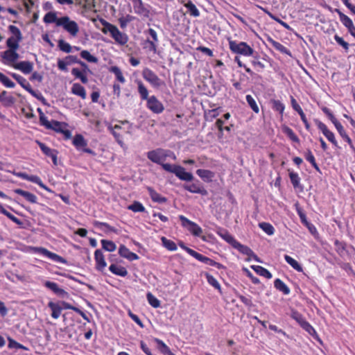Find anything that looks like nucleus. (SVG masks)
Here are the masks:
<instances>
[{
    "label": "nucleus",
    "mask_w": 355,
    "mask_h": 355,
    "mask_svg": "<svg viewBox=\"0 0 355 355\" xmlns=\"http://www.w3.org/2000/svg\"><path fill=\"white\" fill-rule=\"evenodd\" d=\"M8 31L10 35L6 40L7 50L1 53L2 62L7 65H14L19 58L17 51L19 48V42L21 38L20 30L13 26H8Z\"/></svg>",
    "instance_id": "1"
},
{
    "label": "nucleus",
    "mask_w": 355,
    "mask_h": 355,
    "mask_svg": "<svg viewBox=\"0 0 355 355\" xmlns=\"http://www.w3.org/2000/svg\"><path fill=\"white\" fill-rule=\"evenodd\" d=\"M100 21L104 26L102 32L105 34L109 33L116 43L121 45L125 44L128 41V35L119 31L114 25L107 22L103 19H101Z\"/></svg>",
    "instance_id": "2"
},
{
    "label": "nucleus",
    "mask_w": 355,
    "mask_h": 355,
    "mask_svg": "<svg viewBox=\"0 0 355 355\" xmlns=\"http://www.w3.org/2000/svg\"><path fill=\"white\" fill-rule=\"evenodd\" d=\"M109 130L112 132L118 144L123 147L124 144L122 136L126 134H132V125L128 121H121L114 126H110Z\"/></svg>",
    "instance_id": "3"
},
{
    "label": "nucleus",
    "mask_w": 355,
    "mask_h": 355,
    "mask_svg": "<svg viewBox=\"0 0 355 355\" xmlns=\"http://www.w3.org/2000/svg\"><path fill=\"white\" fill-rule=\"evenodd\" d=\"M147 157L153 162L159 164H162L167 157H171L173 160L176 159V156L173 152L162 148H157L148 152Z\"/></svg>",
    "instance_id": "4"
},
{
    "label": "nucleus",
    "mask_w": 355,
    "mask_h": 355,
    "mask_svg": "<svg viewBox=\"0 0 355 355\" xmlns=\"http://www.w3.org/2000/svg\"><path fill=\"white\" fill-rule=\"evenodd\" d=\"M230 49L234 53L240 54L244 56H251L254 53L253 49L246 42H237L231 39L228 40Z\"/></svg>",
    "instance_id": "5"
},
{
    "label": "nucleus",
    "mask_w": 355,
    "mask_h": 355,
    "mask_svg": "<svg viewBox=\"0 0 355 355\" xmlns=\"http://www.w3.org/2000/svg\"><path fill=\"white\" fill-rule=\"evenodd\" d=\"M58 26L62 27L73 37H76L79 31L78 24L67 16L60 17L58 21Z\"/></svg>",
    "instance_id": "6"
},
{
    "label": "nucleus",
    "mask_w": 355,
    "mask_h": 355,
    "mask_svg": "<svg viewBox=\"0 0 355 355\" xmlns=\"http://www.w3.org/2000/svg\"><path fill=\"white\" fill-rule=\"evenodd\" d=\"M179 218L181 220L182 226L193 236H200L202 234V228L197 223L182 215L179 216Z\"/></svg>",
    "instance_id": "7"
},
{
    "label": "nucleus",
    "mask_w": 355,
    "mask_h": 355,
    "mask_svg": "<svg viewBox=\"0 0 355 355\" xmlns=\"http://www.w3.org/2000/svg\"><path fill=\"white\" fill-rule=\"evenodd\" d=\"M142 76L154 87H159L164 84L153 71L148 68L143 70Z\"/></svg>",
    "instance_id": "8"
},
{
    "label": "nucleus",
    "mask_w": 355,
    "mask_h": 355,
    "mask_svg": "<svg viewBox=\"0 0 355 355\" xmlns=\"http://www.w3.org/2000/svg\"><path fill=\"white\" fill-rule=\"evenodd\" d=\"M335 11L338 13L340 21L347 28L349 34L355 38V26L352 20L340 10L336 9Z\"/></svg>",
    "instance_id": "9"
},
{
    "label": "nucleus",
    "mask_w": 355,
    "mask_h": 355,
    "mask_svg": "<svg viewBox=\"0 0 355 355\" xmlns=\"http://www.w3.org/2000/svg\"><path fill=\"white\" fill-rule=\"evenodd\" d=\"M318 128L322 132L324 137L334 146H337L338 142L333 132L328 129L327 126L319 120L315 121Z\"/></svg>",
    "instance_id": "10"
},
{
    "label": "nucleus",
    "mask_w": 355,
    "mask_h": 355,
    "mask_svg": "<svg viewBox=\"0 0 355 355\" xmlns=\"http://www.w3.org/2000/svg\"><path fill=\"white\" fill-rule=\"evenodd\" d=\"M233 248L238 250L241 253L248 256V261H251L252 259H254L259 263L261 262L260 259L258 258V257L252 252V250L250 248H248L246 245H242L239 241H237L235 243Z\"/></svg>",
    "instance_id": "11"
},
{
    "label": "nucleus",
    "mask_w": 355,
    "mask_h": 355,
    "mask_svg": "<svg viewBox=\"0 0 355 355\" xmlns=\"http://www.w3.org/2000/svg\"><path fill=\"white\" fill-rule=\"evenodd\" d=\"M147 107L153 112L159 114L164 111L163 104L155 96H151L147 100Z\"/></svg>",
    "instance_id": "12"
},
{
    "label": "nucleus",
    "mask_w": 355,
    "mask_h": 355,
    "mask_svg": "<svg viewBox=\"0 0 355 355\" xmlns=\"http://www.w3.org/2000/svg\"><path fill=\"white\" fill-rule=\"evenodd\" d=\"M94 260L96 262V269L103 272L107 267V263L103 252L98 249L94 252Z\"/></svg>",
    "instance_id": "13"
},
{
    "label": "nucleus",
    "mask_w": 355,
    "mask_h": 355,
    "mask_svg": "<svg viewBox=\"0 0 355 355\" xmlns=\"http://www.w3.org/2000/svg\"><path fill=\"white\" fill-rule=\"evenodd\" d=\"M119 254L128 261H135L139 259V256L131 252L125 245H120L119 248Z\"/></svg>",
    "instance_id": "14"
},
{
    "label": "nucleus",
    "mask_w": 355,
    "mask_h": 355,
    "mask_svg": "<svg viewBox=\"0 0 355 355\" xmlns=\"http://www.w3.org/2000/svg\"><path fill=\"white\" fill-rule=\"evenodd\" d=\"M93 224L96 228L102 231L104 234L107 235H110L112 233L118 234V230L110 226L109 224L106 223L94 221Z\"/></svg>",
    "instance_id": "15"
},
{
    "label": "nucleus",
    "mask_w": 355,
    "mask_h": 355,
    "mask_svg": "<svg viewBox=\"0 0 355 355\" xmlns=\"http://www.w3.org/2000/svg\"><path fill=\"white\" fill-rule=\"evenodd\" d=\"M331 123L334 125L336 129L337 130L338 132L340 135V137L347 141L349 145L352 144V139L347 134L346 131L345 130L342 124L337 120V119H334Z\"/></svg>",
    "instance_id": "16"
},
{
    "label": "nucleus",
    "mask_w": 355,
    "mask_h": 355,
    "mask_svg": "<svg viewBox=\"0 0 355 355\" xmlns=\"http://www.w3.org/2000/svg\"><path fill=\"white\" fill-rule=\"evenodd\" d=\"M175 175L181 180L190 182L193 180V175L191 173L186 171V170L180 166H178L176 171H175Z\"/></svg>",
    "instance_id": "17"
},
{
    "label": "nucleus",
    "mask_w": 355,
    "mask_h": 355,
    "mask_svg": "<svg viewBox=\"0 0 355 355\" xmlns=\"http://www.w3.org/2000/svg\"><path fill=\"white\" fill-rule=\"evenodd\" d=\"M44 285L46 288L51 290L53 292H54L56 295L60 296V297H64L67 295V293L62 288H60L58 285L53 282L46 281L44 283Z\"/></svg>",
    "instance_id": "18"
},
{
    "label": "nucleus",
    "mask_w": 355,
    "mask_h": 355,
    "mask_svg": "<svg viewBox=\"0 0 355 355\" xmlns=\"http://www.w3.org/2000/svg\"><path fill=\"white\" fill-rule=\"evenodd\" d=\"M193 257L202 263H207V264L212 266H216L218 269H220L223 268V266L220 263H217V262L214 261V260H212L207 257H205L197 252L194 254Z\"/></svg>",
    "instance_id": "19"
},
{
    "label": "nucleus",
    "mask_w": 355,
    "mask_h": 355,
    "mask_svg": "<svg viewBox=\"0 0 355 355\" xmlns=\"http://www.w3.org/2000/svg\"><path fill=\"white\" fill-rule=\"evenodd\" d=\"M42 151L46 155L52 158L54 164H57V153L55 150L51 149L41 142H37Z\"/></svg>",
    "instance_id": "20"
},
{
    "label": "nucleus",
    "mask_w": 355,
    "mask_h": 355,
    "mask_svg": "<svg viewBox=\"0 0 355 355\" xmlns=\"http://www.w3.org/2000/svg\"><path fill=\"white\" fill-rule=\"evenodd\" d=\"M196 173L204 182H211L215 176L214 172L205 169H198L196 171Z\"/></svg>",
    "instance_id": "21"
},
{
    "label": "nucleus",
    "mask_w": 355,
    "mask_h": 355,
    "mask_svg": "<svg viewBox=\"0 0 355 355\" xmlns=\"http://www.w3.org/2000/svg\"><path fill=\"white\" fill-rule=\"evenodd\" d=\"M48 306L51 311V317L54 319L59 318L62 313V306L60 303L51 301L48 303Z\"/></svg>",
    "instance_id": "22"
},
{
    "label": "nucleus",
    "mask_w": 355,
    "mask_h": 355,
    "mask_svg": "<svg viewBox=\"0 0 355 355\" xmlns=\"http://www.w3.org/2000/svg\"><path fill=\"white\" fill-rule=\"evenodd\" d=\"M73 62H75V58L73 56H67L64 59L58 60V67L60 70L67 71V67Z\"/></svg>",
    "instance_id": "23"
},
{
    "label": "nucleus",
    "mask_w": 355,
    "mask_h": 355,
    "mask_svg": "<svg viewBox=\"0 0 355 355\" xmlns=\"http://www.w3.org/2000/svg\"><path fill=\"white\" fill-rule=\"evenodd\" d=\"M109 270L112 273L120 277H125L128 275V270L125 267L116 264H111Z\"/></svg>",
    "instance_id": "24"
},
{
    "label": "nucleus",
    "mask_w": 355,
    "mask_h": 355,
    "mask_svg": "<svg viewBox=\"0 0 355 355\" xmlns=\"http://www.w3.org/2000/svg\"><path fill=\"white\" fill-rule=\"evenodd\" d=\"M71 93L81 97L83 99H85L87 97V93L85 88L79 83H74L72 85Z\"/></svg>",
    "instance_id": "25"
},
{
    "label": "nucleus",
    "mask_w": 355,
    "mask_h": 355,
    "mask_svg": "<svg viewBox=\"0 0 355 355\" xmlns=\"http://www.w3.org/2000/svg\"><path fill=\"white\" fill-rule=\"evenodd\" d=\"M284 259L288 264H289L293 269H295L297 272L303 271V268L301 264L291 256L287 254L284 255Z\"/></svg>",
    "instance_id": "26"
},
{
    "label": "nucleus",
    "mask_w": 355,
    "mask_h": 355,
    "mask_svg": "<svg viewBox=\"0 0 355 355\" xmlns=\"http://www.w3.org/2000/svg\"><path fill=\"white\" fill-rule=\"evenodd\" d=\"M218 235L220 236L223 240L230 244L232 247L235 245L237 241L227 231L220 230L217 232Z\"/></svg>",
    "instance_id": "27"
},
{
    "label": "nucleus",
    "mask_w": 355,
    "mask_h": 355,
    "mask_svg": "<svg viewBox=\"0 0 355 355\" xmlns=\"http://www.w3.org/2000/svg\"><path fill=\"white\" fill-rule=\"evenodd\" d=\"M252 269L255 271L258 275L263 276L267 279L272 278V274L266 268L261 266H251Z\"/></svg>",
    "instance_id": "28"
},
{
    "label": "nucleus",
    "mask_w": 355,
    "mask_h": 355,
    "mask_svg": "<svg viewBox=\"0 0 355 355\" xmlns=\"http://www.w3.org/2000/svg\"><path fill=\"white\" fill-rule=\"evenodd\" d=\"M101 243L102 245L103 249L105 251L112 252H114L116 249V244L112 241L102 239L101 241Z\"/></svg>",
    "instance_id": "29"
},
{
    "label": "nucleus",
    "mask_w": 355,
    "mask_h": 355,
    "mask_svg": "<svg viewBox=\"0 0 355 355\" xmlns=\"http://www.w3.org/2000/svg\"><path fill=\"white\" fill-rule=\"evenodd\" d=\"M73 144L78 149H81L87 146V141L81 135H76L73 137Z\"/></svg>",
    "instance_id": "30"
},
{
    "label": "nucleus",
    "mask_w": 355,
    "mask_h": 355,
    "mask_svg": "<svg viewBox=\"0 0 355 355\" xmlns=\"http://www.w3.org/2000/svg\"><path fill=\"white\" fill-rule=\"evenodd\" d=\"M184 6L187 8L191 16L195 17L200 16V11L191 1H189L187 3H184Z\"/></svg>",
    "instance_id": "31"
},
{
    "label": "nucleus",
    "mask_w": 355,
    "mask_h": 355,
    "mask_svg": "<svg viewBox=\"0 0 355 355\" xmlns=\"http://www.w3.org/2000/svg\"><path fill=\"white\" fill-rule=\"evenodd\" d=\"M259 227L268 235L272 236L275 234V228L269 223H260Z\"/></svg>",
    "instance_id": "32"
},
{
    "label": "nucleus",
    "mask_w": 355,
    "mask_h": 355,
    "mask_svg": "<svg viewBox=\"0 0 355 355\" xmlns=\"http://www.w3.org/2000/svg\"><path fill=\"white\" fill-rule=\"evenodd\" d=\"M275 286L279 291L283 292L284 294L288 295L290 293L289 288L285 283L279 279H277L274 282Z\"/></svg>",
    "instance_id": "33"
},
{
    "label": "nucleus",
    "mask_w": 355,
    "mask_h": 355,
    "mask_svg": "<svg viewBox=\"0 0 355 355\" xmlns=\"http://www.w3.org/2000/svg\"><path fill=\"white\" fill-rule=\"evenodd\" d=\"M161 241L163 246L170 251H175L177 250V245L173 241L166 239V237H162Z\"/></svg>",
    "instance_id": "34"
},
{
    "label": "nucleus",
    "mask_w": 355,
    "mask_h": 355,
    "mask_svg": "<svg viewBox=\"0 0 355 355\" xmlns=\"http://www.w3.org/2000/svg\"><path fill=\"white\" fill-rule=\"evenodd\" d=\"M137 85H138V91L141 96V98L143 100H148L149 98L148 97V91L147 88L144 85L142 82L141 80L137 81Z\"/></svg>",
    "instance_id": "35"
},
{
    "label": "nucleus",
    "mask_w": 355,
    "mask_h": 355,
    "mask_svg": "<svg viewBox=\"0 0 355 355\" xmlns=\"http://www.w3.org/2000/svg\"><path fill=\"white\" fill-rule=\"evenodd\" d=\"M71 73L76 78L81 80L83 83H87L88 82V78L86 76V74L81 71L78 68H73L71 70Z\"/></svg>",
    "instance_id": "36"
},
{
    "label": "nucleus",
    "mask_w": 355,
    "mask_h": 355,
    "mask_svg": "<svg viewBox=\"0 0 355 355\" xmlns=\"http://www.w3.org/2000/svg\"><path fill=\"white\" fill-rule=\"evenodd\" d=\"M59 19L60 18L57 17L55 12H49L44 15V21L46 24L55 23L56 26H58V21Z\"/></svg>",
    "instance_id": "37"
},
{
    "label": "nucleus",
    "mask_w": 355,
    "mask_h": 355,
    "mask_svg": "<svg viewBox=\"0 0 355 355\" xmlns=\"http://www.w3.org/2000/svg\"><path fill=\"white\" fill-rule=\"evenodd\" d=\"M51 129L53 130L58 132H61L63 131V129L67 128L68 125L66 123L59 122L57 121H51Z\"/></svg>",
    "instance_id": "38"
},
{
    "label": "nucleus",
    "mask_w": 355,
    "mask_h": 355,
    "mask_svg": "<svg viewBox=\"0 0 355 355\" xmlns=\"http://www.w3.org/2000/svg\"><path fill=\"white\" fill-rule=\"evenodd\" d=\"M184 189L193 193H200L202 195H206L207 193L205 189L200 188L196 184L184 186Z\"/></svg>",
    "instance_id": "39"
},
{
    "label": "nucleus",
    "mask_w": 355,
    "mask_h": 355,
    "mask_svg": "<svg viewBox=\"0 0 355 355\" xmlns=\"http://www.w3.org/2000/svg\"><path fill=\"white\" fill-rule=\"evenodd\" d=\"M146 297L149 304L153 308H159L160 306V301L151 293L146 294Z\"/></svg>",
    "instance_id": "40"
},
{
    "label": "nucleus",
    "mask_w": 355,
    "mask_h": 355,
    "mask_svg": "<svg viewBox=\"0 0 355 355\" xmlns=\"http://www.w3.org/2000/svg\"><path fill=\"white\" fill-rule=\"evenodd\" d=\"M110 71L113 73L116 79L121 83H125V78L121 71V69L116 67V66H113V67H111L110 69Z\"/></svg>",
    "instance_id": "41"
},
{
    "label": "nucleus",
    "mask_w": 355,
    "mask_h": 355,
    "mask_svg": "<svg viewBox=\"0 0 355 355\" xmlns=\"http://www.w3.org/2000/svg\"><path fill=\"white\" fill-rule=\"evenodd\" d=\"M80 56L84 60H87L89 62L96 63L98 62V58L94 55H92L88 51L83 50L80 52Z\"/></svg>",
    "instance_id": "42"
},
{
    "label": "nucleus",
    "mask_w": 355,
    "mask_h": 355,
    "mask_svg": "<svg viewBox=\"0 0 355 355\" xmlns=\"http://www.w3.org/2000/svg\"><path fill=\"white\" fill-rule=\"evenodd\" d=\"M128 209L133 212H144L146 210L144 205L138 201H135L132 205L128 207Z\"/></svg>",
    "instance_id": "43"
},
{
    "label": "nucleus",
    "mask_w": 355,
    "mask_h": 355,
    "mask_svg": "<svg viewBox=\"0 0 355 355\" xmlns=\"http://www.w3.org/2000/svg\"><path fill=\"white\" fill-rule=\"evenodd\" d=\"M268 41L270 43V44L277 51L283 53L288 54V49L279 42H277L271 38H270Z\"/></svg>",
    "instance_id": "44"
},
{
    "label": "nucleus",
    "mask_w": 355,
    "mask_h": 355,
    "mask_svg": "<svg viewBox=\"0 0 355 355\" xmlns=\"http://www.w3.org/2000/svg\"><path fill=\"white\" fill-rule=\"evenodd\" d=\"M246 101L249 105V106L251 107V109L256 113L258 114L259 112V108L257 105L256 101L254 98L250 94L246 96Z\"/></svg>",
    "instance_id": "45"
},
{
    "label": "nucleus",
    "mask_w": 355,
    "mask_h": 355,
    "mask_svg": "<svg viewBox=\"0 0 355 355\" xmlns=\"http://www.w3.org/2000/svg\"><path fill=\"white\" fill-rule=\"evenodd\" d=\"M289 177L294 188H298L300 185V178L297 173L289 171Z\"/></svg>",
    "instance_id": "46"
},
{
    "label": "nucleus",
    "mask_w": 355,
    "mask_h": 355,
    "mask_svg": "<svg viewBox=\"0 0 355 355\" xmlns=\"http://www.w3.org/2000/svg\"><path fill=\"white\" fill-rule=\"evenodd\" d=\"M301 327L310 335L318 338V334L315 329L307 321H302Z\"/></svg>",
    "instance_id": "47"
},
{
    "label": "nucleus",
    "mask_w": 355,
    "mask_h": 355,
    "mask_svg": "<svg viewBox=\"0 0 355 355\" xmlns=\"http://www.w3.org/2000/svg\"><path fill=\"white\" fill-rule=\"evenodd\" d=\"M282 130L293 141L299 142L298 137L289 127L283 126Z\"/></svg>",
    "instance_id": "48"
},
{
    "label": "nucleus",
    "mask_w": 355,
    "mask_h": 355,
    "mask_svg": "<svg viewBox=\"0 0 355 355\" xmlns=\"http://www.w3.org/2000/svg\"><path fill=\"white\" fill-rule=\"evenodd\" d=\"M148 191L153 201L158 202H164L166 201V199L164 197L161 196L158 193H157L151 188H148Z\"/></svg>",
    "instance_id": "49"
},
{
    "label": "nucleus",
    "mask_w": 355,
    "mask_h": 355,
    "mask_svg": "<svg viewBox=\"0 0 355 355\" xmlns=\"http://www.w3.org/2000/svg\"><path fill=\"white\" fill-rule=\"evenodd\" d=\"M0 82L8 88H12L15 86V83L8 76L2 73H0Z\"/></svg>",
    "instance_id": "50"
},
{
    "label": "nucleus",
    "mask_w": 355,
    "mask_h": 355,
    "mask_svg": "<svg viewBox=\"0 0 355 355\" xmlns=\"http://www.w3.org/2000/svg\"><path fill=\"white\" fill-rule=\"evenodd\" d=\"M205 276H206L207 282L210 285H211L213 287H214L215 288H216L218 290H220V285L218 283V282L217 281V279L214 276H212L211 275H210L209 273H206Z\"/></svg>",
    "instance_id": "51"
},
{
    "label": "nucleus",
    "mask_w": 355,
    "mask_h": 355,
    "mask_svg": "<svg viewBox=\"0 0 355 355\" xmlns=\"http://www.w3.org/2000/svg\"><path fill=\"white\" fill-rule=\"evenodd\" d=\"M271 103L272 104V108L275 110L279 112L282 114L284 113L285 106L281 101L277 100H272Z\"/></svg>",
    "instance_id": "52"
},
{
    "label": "nucleus",
    "mask_w": 355,
    "mask_h": 355,
    "mask_svg": "<svg viewBox=\"0 0 355 355\" xmlns=\"http://www.w3.org/2000/svg\"><path fill=\"white\" fill-rule=\"evenodd\" d=\"M58 46L60 50L65 53H70L71 51V45L64 40H60L58 42Z\"/></svg>",
    "instance_id": "53"
},
{
    "label": "nucleus",
    "mask_w": 355,
    "mask_h": 355,
    "mask_svg": "<svg viewBox=\"0 0 355 355\" xmlns=\"http://www.w3.org/2000/svg\"><path fill=\"white\" fill-rule=\"evenodd\" d=\"M266 12L268 15V16L271 19H274L275 21H276L277 22L280 24L283 27H284L287 30H291V27H290V26L288 24H286V22L283 21L282 20L279 19V18L276 17L275 15H273L270 12L266 11Z\"/></svg>",
    "instance_id": "54"
},
{
    "label": "nucleus",
    "mask_w": 355,
    "mask_h": 355,
    "mask_svg": "<svg viewBox=\"0 0 355 355\" xmlns=\"http://www.w3.org/2000/svg\"><path fill=\"white\" fill-rule=\"evenodd\" d=\"M40 121L46 128L51 129V121H49L47 117L42 113L40 116Z\"/></svg>",
    "instance_id": "55"
},
{
    "label": "nucleus",
    "mask_w": 355,
    "mask_h": 355,
    "mask_svg": "<svg viewBox=\"0 0 355 355\" xmlns=\"http://www.w3.org/2000/svg\"><path fill=\"white\" fill-rule=\"evenodd\" d=\"M334 39L336 41V42L342 46L346 51L349 49V44L347 42H345L343 37L338 36V35H336L334 36Z\"/></svg>",
    "instance_id": "56"
},
{
    "label": "nucleus",
    "mask_w": 355,
    "mask_h": 355,
    "mask_svg": "<svg viewBox=\"0 0 355 355\" xmlns=\"http://www.w3.org/2000/svg\"><path fill=\"white\" fill-rule=\"evenodd\" d=\"M162 168L168 171V172H171V173H173L175 174V171H176L178 165H172V164H164V162L161 164Z\"/></svg>",
    "instance_id": "57"
},
{
    "label": "nucleus",
    "mask_w": 355,
    "mask_h": 355,
    "mask_svg": "<svg viewBox=\"0 0 355 355\" xmlns=\"http://www.w3.org/2000/svg\"><path fill=\"white\" fill-rule=\"evenodd\" d=\"M24 179H26L31 182H35V183L37 184L40 187L42 184L41 179L39 177L35 176V175L28 176V175H25L24 174Z\"/></svg>",
    "instance_id": "58"
},
{
    "label": "nucleus",
    "mask_w": 355,
    "mask_h": 355,
    "mask_svg": "<svg viewBox=\"0 0 355 355\" xmlns=\"http://www.w3.org/2000/svg\"><path fill=\"white\" fill-rule=\"evenodd\" d=\"M155 342L160 347V349L162 352L168 354V352H169L171 351L169 347L162 340L156 338Z\"/></svg>",
    "instance_id": "59"
},
{
    "label": "nucleus",
    "mask_w": 355,
    "mask_h": 355,
    "mask_svg": "<svg viewBox=\"0 0 355 355\" xmlns=\"http://www.w3.org/2000/svg\"><path fill=\"white\" fill-rule=\"evenodd\" d=\"M50 259L55 261V262H59V263H67V261L66 259H64V258H62V257H60V255L55 254V253H53L52 254V255L50 257Z\"/></svg>",
    "instance_id": "60"
},
{
    "label": "nucleus",
    "mask_w": 355,
    "mask_h": 355,
    "mask_svg": "<svg viewBox=\"0 0 355 355\" xmlns=\"http://www.w3.org/2000/svg\"><path fill=\"white\" fill-rule=\"evenodd\" d=\"M128 315L132 318V320L135 321L139 327H141V328L144 327L142 322L137 315L132 313L131 311H128Z\"/></svg>",
    "instance_id": "61"
},
{
    "label": "nucleus",
    "mask_w": 355,
    "mask_h": 355,
    "mask_svg": "<svg viewBox=\"0 0 355 355\" xmlns=\"http://www.w3.org/2000/svg\"><path fill=\"white\" fill-rule=\"evenodd\" d=\"M24 197L29 202L35 203L37 201V197L30 193L24 191Z\"/></svg>",
    "instance_id": "62"
},
{
    "label": "nucleus",
    "mask_w": 355,
    "mask_h": 355,
    "mask_svg": "<svg viewBox=\"0 0 355 355\" xmlns=\"http://www.w3.org/2000/svg\"><path fill=\"white\" fill-rule=\"evenodd\" d=\"M179 245L181 248L184 250L189 254H190L191 256H192L193 257L194 254L196 252L195 250L187 247L182 242H180L179 243Z\"/></svg>",
    "instance_id": "63"
},
{
    "label": "nucleus",
    "mask_w": 355,
    "mask_h": 355,
    "mask_svg": "<svg viewBox=\"0 0 355 355\" xmlns=\"http://www.w3.org/2000/svg\"><path fill=\"white\" fill-rule=\"evenodd\" d=\"M4 215H6L8 218H9L10 220H12L14 223L16 224H21L20 220L15 216L13 214L6 210V212L4 213Z\"/></svg>",
    "instance_id": "64"
}]
</instances>
